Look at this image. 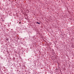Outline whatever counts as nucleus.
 Returning a JSON list of instances; mask_svg holds the SVG:
<instances>
[{"label":"nucleus","mask_w":74,"mask_h":74,"mask_svg":"<svg viewBox=\"0 0 74 74\" xmlns=\"http://www.w3.org/2000/svg\"><path fill=\"white\" fill-rule=\"evenodd\" d=\"M36 23H38V24H40V23H38V22H36Z\"/></svg>","instance_id":"nucleus-1"},{"label":"nucleus","mask_w":74,"mask_h":74,"mask_svg":"<svg viewBox=\"0 0 74 74\" xmlns=\"http://www.w3.org/2000/svg\"><path fill=\"white\" fill-rule=\"evenodd\" d=\"M19 23H21V22H20Z\"/></svg>","instance_id":"nucleus-2"}]
</instances>
